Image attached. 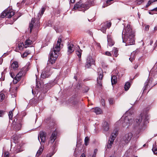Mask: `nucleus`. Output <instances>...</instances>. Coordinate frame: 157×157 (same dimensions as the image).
I'll return each mask as SVG.
<instances>
[{"label":"nucleus","mask_w":157,"mask_h":157,"mask_svg":"<svg viewBox=\"0 0 157 157\" xmlns=\"http://www.w3.org/2000/svg\"><path fill=\"white\" fill-rule=\"evenodd\" d=\"M7 10L3 11L1 15V17L2 18H4L6 17L7 18Z\"/></svg>","instance_id":"obj_24"},{"label":"nucleus","mask_w":157,"mask_h":157,"mask_svg":"<svg viewBox=\"0 0 157 157\" xmlns=\"http://www.w3.org/2000/svg\"><path fill=\"white\" fill-rule=\"evenodd\" d=\"M50 73L49 71L45 70L42 72L41 75V77L43 78L48 77L50 75Z\"/></svg>","instance_id":"obj_11"},{"label":"nucleus","mask_w":157,"mask_h":157,"mask_svg":"<svg viewBox=\"0 0 157 157\" xmlns=\"http://www.w3.org/2000/svg\"><path fill=\"white\" fill-rule=\"evenodd\" d=\"M20 80L19 78H16V77H15L13 80L14 83L16 84Z\"/></svg>","instance_id":"obj_37"},{"label":"nucleus","mask_w":157,"mask_h":157,"mask_svg":"<svg viewBox=\"0 0 157 157\" xmlns=\"http://www.w3.org/2000/svg\"><path fill=\"white\" fill-rule=\"evenodd\" d=\"M45 10V8L44 7H43L41 9V12H40V16H39L40 14V13H39L38 14V17L39 18V19H40L41 17V16L43 15V14Z\"/></svg>","instance_id":"obj_23"},{"label":"nucleus","mask_w":157,"mask_h":157,"mask_svg":"<svg viewBox=\"0 0 157 157\" xmlns=\"http://www.w3.org/2000/svg\"><path fill=\"white\" fill-rule=\"evenodd\" d=\"M154 10L157 11V7L154 9Z\"/></svg>","instance_id":"obj_60"},{"label":"nucleus","mask_w":157,"mask_h":157,"mask_svg":"<svg viewBox=\"0 0 157 157\" xmlns=\"http://www.w3.org/2000/svg\"><path fill=\"white\" fill-rule=\"evenodd\" d=\"M152 150L155 154H156L157 153V145H153V148L152 149Z\"/></svg>","instance_id":"obj_27"},{"label":"nucleus","mask_w":157,"mask_h":157,"mask_svg":"<svg viewBox=\"0 0 157 157\" xmlns=\"http://www.w3.org/2000/svg\"><path fill=\"white\" fill-rule=\"evenodd\" d=\"M111 23L110 22H108L105 25H106L105 27L106 28H109L111 26Z\"/></svg>","instance_id":"obj_40"},{"label":"nucleus","mask_w":157,"mask_h":157,"mask_svg":"<svg viewBox=\"0 0 157 157\" xmlns=\"http://www.w3.org/2000/svg\"><path fill=\"white\" fill-rule=\"evenodd\" d=\"M118 134L117 131V129L115 130L111 134L109 138L106 147L108 148H111L114 141Z\"/></svg>","instance_id":"obj_6"},{"label":"nucleus","mask_w":157,"mask_h":157,"mask_svg":"<svg viewBox=\"0 0 157 157\" xmlns=\"http://www.w3.org/2000/svg\"><path fill=\"white\" fill-rule=\"evenodd\" d=\"M128 113V112H127L120 121H121L124 120V122L122 123L124 128H128L130 125H132L133 128L136 130L139 131L143 129L145 124L148 122L149 116L147 113H141L140 116L134 120L127 116Z\"/></svg>","instance_id":"obj_1"},{"label":"nucleus","mask_w":157,"mask_h":157,"mask_svg":"<svg viewBox=\"0 0 157 157\" xmlns=\"http://www.w3.org/2000/svg\"><path fill=\"white\" fill-rule=\"evenodd\" d=\"M148 80H147L146 82H145V85H144V91L145 90H146V88H147V86L148 85Z\"/></svg>","instance_id":"obj_38"},{"label":"nucleus","mask_w":157,"mask_h":157,"mask_svg":"<svg viewBox=\"0 0 157 157\" xmlns=\"http://www.w3.org/2000/svg\"><path fill=\"white\" fill-rule=\"evenodd\" d=\"M135 52H133L132 53H131V56L130 58H129V60L131 61L132 62L134 59L135 58L133 56L132 57V56L133 55H134L136 53Z\"/></svg>","instance_id":"obj_31"},{"label":"nucleus","mask_w":157,"mask_h":157,"mask_svg":"<svg viewBox=\"0 0 157 157\" xmlns=\"http://www.w3.org/2000/svg\"><path fill=\"white\" fill-rule=\"evenodd\" d=\"M92 110L95 113L97 114H101L102 113V111L101 109L98 107L93 108L92 109Z\"/></svg>","instance_id":"obj_16"},{"label":"nucleus","mask_w":157,"mask_h":157,"mask_svg":"<svg viewBox=\"0 0 157 157\" xmlns=\"http://www.w3.org/2000/svg\"><path fill=\"white\" fill-rule=\"evenodd\" d=\"M18 88L17 87H16L15 88V89L13 91V93H15L16 92Z\"/></svg>","instance_id":"obj_50"},{"label":"nucleus","mask_w":157,"mask_h":157,"mask_svg":"<svg viewBox=\"0 0 157 157\" xmlns=\"http://www.w3.org/2000/svg\"><path fill=\"white\" fill-rule=\"evenodd\" d=\"M145 145H145V144H144V145H143V146L144 147H145Z\"/></svg>","instance_id":"obj_62"},{"label":"nucleus","mask_w":157,"mask_h":157,"mask_svg":"<svg viewBox=\"0 0 157 157\" xmlns=\"http://www.w3.org/2000/svg\"><path fill=\"white\" fill-rule=\"evenodd\" d=\"M85 90H84V92H87L88 91V90H89V88L88 87H86V88H85Z\"/></svg>","instance_id":"obj_47"},{"label":"nucleus","mask_w":157,"mask_h":157,"mask_svg":"<svg viewBox=\"0 0 157 157\" xmlns=\"http://www.w3.org/2000/svg\"><path fill=\"white\" fill-rule=\"evenodd\" d=\"M36 84H37L36 86H37V88H39V86L38 85V82H36Z\"/></svg>","instance_id":"obj_57"},{"label":"nucleus","mask_w":157,"mask_h":157,"mask_svg":"<svg viewBox=\"0 0 157 157\" xmlns=\"http://www.w3.org/2000/svg\"><path fill=\"white\" fill-rule=\"evenodd\" d=\"M101 102L103 106H105V100L104 99H101Z\"/></svg>","instance_id":"obj_44"},{"label":"nucleus","mask_w":157,"mask_h":157,"mask_svg":"<svg viewBox=\"0 0 157 157\" xmlns=\"http://www.w3.org/2000/svg\"><path fill=\"white\" fill-rule=\"evenodd\" d=\"M97 150L96 149H95L94 150V154L95 153V154H96V153L97 152Z\"/></svg>","instance_id":"obj_53"},{"label":"nucleus","mask_w":157,"mask_h":157,"mask_svg":"<svg viewBox=\"0 0 157 157\" xmlns=\"http://www.w3.org/2000/svg\"><path fill=\"white\" fill-rule=\"evenodd\" d=\"M7 18H10L12 17L14 14V12L12 10H7Z\"/></svg>","instance_id":"obj_15"},{"label":"nucleus","mask_w":157,"mask_h":157,"mask_svg":"<svg viewBox=\"0 0 157 157\" xmlns=\"http://www.w3.org/2000/svg\"><path fill=\"white\" fill-rule=\"evenodd\" d=\"M138 67V66L137 65H136L135 66H134V68L135 69H136L137 67Z\"/></svg>","instance_id":"obj_54"},{"label":"nucleus","mask_w":157,"mask_h":157,"mask_svg":"<svg viewBox=\"0 0 157 157\" xmlns=\"http://www.w3.org/2000/svg\"><path fill=\"white\" fill-rule=\"evenodd\" d=\"M24 44L23 43H20L18 44V47L20 50H22L24 47Z\"/></svg>","instance_id":"obj_26"},{"label":"nucleus","mask_w":157,"mask_h":157,"mask_svg":"<svg viewBox=\"0 0 157 157\" xmlns=\"http://www.w3.org/2000/svg\"><path fill=\"white\" fill-rule=\"evenodd\" d=\"M111 81L112 84L113 85V84H115L117 82V77L116 76L113 75L111 76Z\"/></svg>","instance_id":"obj_19"},{"label":"nucleus","mask_w":157,"mask_h":157,"mask_svg":"<svg viewBox=\"0 0 157 157\" xmlns=\"http://www.w3.org/2000/svg\"><path fill=\"white\" fill-rule=\"evenodd\" d=\"M144 2V0H137L136 3L138 5H140Z\"/></svg>","instance_id":"obj_42"},{"label":"nucleus","mask_w":157,"mask_h":157,"mask_svg":"<svg viewBox=\"0 0 157 157\" xmlns=\"http://www.w3.org/2000/svg\"><path fill=\"white\" fill-rule=\"evenodd\" d=\"M89 138L88 137H85V144L86 146H87L89 143Z\"/></svg>","instance_id":"obj_32"},{"label":"nucleus","mask_w":157,"mask_h":157,"mask_svg":"<svg viewBox=\"0 0 157 157\" xmlns=\"http://www.w3.org/2000/svg\"><path fill=\"white\" fill-rule=\"evenodd\" d=\"M56 133L55 132H53L52 133L50 137V140L48 142L49 143H51V144H52L54 142L55 139H56Z\"/></svg>","instance_id":"obj_12"},{"label":"nucleus","mask_w":157,"mask_h":157,"mask_svg":"<svg viewBox=\"0 0 157 157\" xmlns=\"http://www.w3.org/2000/svg\"><path fill=\"white\" fill-rule=\"evenodd\" d=\"M4 157H9V153L7 151H5L3 153Z\"/></svg>","instance_id":"obj_34"},{"label":"nucleus","mask_w":157,"mask_h":157,"mask_svg":"<svg viewBox=\"0 0 157 157\" xmlns=\"http://www.w3.org/2000/svg\"><path fill=\"white\" fill-rule=\"evenodd\" d=\"M35 19L32 18L31 22V23L29 24V27L30 29V32H31L32 30V29L33 26V24L35 23Z\"/></svg>","instance_id":"obj_20"},{"label":"nucleus","mask_w":157,"mask_h":157,"mask_svg":"<svg viewBox=\"0 0 157 157\" xmlns=\"http://www.w3.org/2000/svg\"><path fill=\"white\" fill-rule=\"evenodd\" d=\"M49 22H50V21H48V23L49 24Z\"/></svg>","instance_id":"obj_64"},{"label":"nucleus","mask_w":157,"mask_h":157,"mask_svg":"<svg viewBox=\"0 0 157 157\" xmlns=\"http://www.w3.org/2000/svg\"><path fill=\"white\" fill-rule=\"evenodd\" d=\"M68 50L67 52L68 55L72 53L75 50V47L74 45L72 44H69L68 45Z\"/></svg>","instance_id":"obj_10"},{"label":"nucleus","mask_w":157,"mask_h":157,"mask_svg":"<svg viewBox=\"0 0 157 157\" xmlns=\"http://www.w3.org/2000/svg\"><path fill=\"white\" fill-rule=\"evenodd\" d=\"M156 1H157V0H150L148 1L147 4L146 5V7H148L150 4H151V3Z\"/></svg>","instance_id":"obj_33"},{"label":"nucleus","mask_w":157,"mask_h":157,"mask_svg":"<svg viewBox=\"0 0 157 157\" xmlns=\"http://www.w3.org/2000/svg\"><path fill=\"white\" fill-rule=\"evenodd\" d=\"M110 104H112L113 103V100L112 99L110 98L109 100Z\"/></svg>","instance_id":"obj_45"},{"label":"nucleus","mask_w":157,"mask_h":157,"mask_svg":"<svg viewBox=\"0 0 157 157\" xmlns=\"http://www.w3.org/2000/svg\"><path fill=\"white\" fill-rule=\"evenodd\" d=\"M98 74L99 75L98 78H97V83L99 86L102 85V80L103 77V72L101 68L98 69Z\"/></svg>","instance_id":"obj_9"},{"label":"nucleus","mask_w":157,"mask_h":157,"mask_svg":"<svg viewBox=\"0 0 157 157\" xmlns=\"http://www.w3.org/2000/svg\"><path fill=\"white\" fill-rule=\"evenodd\" d=\"M96 157V154L95 153L92 156V157Z\"/></svg>","instance_id":"obj_56"},{"label":"nucleus","mask_w":157,"mask_h":157,"mask_svg":"<svg viewBox=\"0 0 157 157\" xmlns=\"http://www.w3.org/2000/svg\"><path fill=\"white\" fill-rule=\"evenodd\" d=\"M12 88H10V91L11 92V90H12Z\"/></svg>","instance_id":"obj_61"},{"label":"nucleus","mask_w":157,"mask_h":157,"mask_svg":"<svg viewBox=\"0 0 157 157\" xmlns=\"http://www.w3.org/2000/svg\"><path fill=\"white\" fill-rule=\"evenodd\" d=\"M4 114V111L0 110V117H2Z\"/></svg>","instance_id":"obj_46"},{"label":"nucleus","mask_w":157,"mask_h":157,"mask_svg":"<svg viewBox=\"0 0 157 157\" xmlns=\"http://www.w3.org/2000/svg\"><path fill=\"white\" fill-rule=\"evenodd\" d=\"M30 52H24L22 55H21V56L22 58H24L25 57H26L29 54Z\"/></svg>","instance_id":"obj_29"},{"label":"nucleus","mask_w":157,"mask_h":157,"mask_svg":"<svg viewBox=\"0 0 157 157\" xmlns=\"http://www.w3.org/2000/svg\"><path fill=\"white\" fill-rule=\"evenodd\" d=\"M106 28L105 26L103 27L101 29V31H102L103 33H105L106 32Z\"/></svg>","instance_id":"obj_39"},{"label":"nucleus","mask_w":157,"mask_h":157,"mask_svg":"<svg viewBox=\"0 0 157 157\" xmlns=\"http://www.w3.org/2000/svg\"><path fill=\"white\" fill-rule=\"evenodd\" d=\"M62 39L59 37L57 41V43L54 45L53 48L50 52L48 59L49 63L51 64L54 63L57 58L59 52L60 50L61 42Z\"/></svg>","instance_id":"obj_3"},{"label":"nucleus","mask_w":157,"mask_h":157,"mask_svg":"<svg viewBox=\"0 0 157 157\" xmlns=\"http://www.w3.org/2000/svg\"><path fill=\"white\" fill-rule=\"evenodd\" d=\"M10 75L11 76L12 78H13V73L12 72H10Z\"/></svg>","instance_id":"obj_52"},{"label":"nucleus","mask_w":157,"mask_h":157,"mask_svg":"<svg viewBox=\"0 0 157 157\" xmlns=\"http://www.w3.org/2000/svg\"><path fill=\"white\" fill-rule=\"evenodd\" d=\"M27 65H29V63H27Z\"/></svg>","instance_id":"obj_63"},{"label":"nucleus","mask_w":157,"mask_h":157,"mask_svg":"<svg viewBox=\"0 0 157 157\" xmlns=\"http://www.w3.org/2000/svg\"><path fill=\"white\" fill-rule=\"evenodd\" d=\"M82 51L81 50H79L77 51L76 52V54L78 56V57L80 58L81 56Z\"/></svg>","instance_id":"obj_30"},{"label":"nucleus","mask_w":157,"mask_h":157,"mask_svg":"<svg viewBox=\"0 0 157 157\" xmlns=\"http://www.w3.org/2000/svg\"><path fill=\"white\" fill-rule=\"evenodd\" d=\"M154 30H155V31H156L157 30V25L154 28Z\"/></svg>","instance_id":"obj_55"},{"label":"nucleus","mask_w":157,"mask_h":157,"mask_svg":"<svg viewBox=\"0 0 157 157\" xmlns=\"http://www.w3.org/2000/svg\"><path fill=\"white\" fill-rule=\"evenodd\" d=\"M90 6V3L89 2L82 3V1L80 0L75 4L73 9H78L79 10H83L84 11L88 9Z\"/></svg>","instance_id":"obj_5"},{"label":"nucleus","mask_w":157,"mask_h":157,"mask_svg":"<svg viewBox=\"0 0 157 157\" xmlns=\"http://www.w3.org/2000/svg\"><path fill=\"white\" fill-rule=\"evenodd\" d=\"M105 54L106 56H111L112 55V54H111L110 52L109 51L106 52H105Z\"/></svg>","instance_id":"obj_43"},{"label":"nucleus","mask_w":157,"mask_h":157,"mask_svg":"<svg viewBox=\"0 0 157 157\" xmlns=\"http://www.w3.org/2000/svg\"><path fill=\"white\" fill-rule=\"evenodd\" d=\"M22 74L21 72H20L18 73L15 76L16 78H19L20 79L21 76H22Z\"/></svg>","instance_id":"obj_35"},{"label":"nucleus","mask_w":157,"mask_h":157,"mask_svg":"<svg viewBox=\"0 0 157 157\" xmlns=\"http://www.w3.org/2000/svg\"><path fill=\"white\" fill-rule=\"evenodd\" d=\"M102 127L105 131H108L109 128V125L108 122L104 121L103 123Z\"/></svg>","instance_id":"obj_14"},{"label":"nucleus","mask_w":157,"mask_h":157,"mask_svg":"<svg viewBox=\"0 0 157 157\" xmlns=\"http://www.w3.org/2000/svg\"><path fill=\"white\" fill-rule=\"evenodd\" d=\"M134 33L133 32L130 25H128L125 27L122 32L123 42L125 43V45H132L135 43Z\"/></svg>","instance_id":"obj_2"},{"label":"nucleus","mask_w":157,"mask_h":157,"mask_svg":"<svg viewBox=\"0 0 157 157\" xmlns=\"http://www.w3.org/2000/svg\"><path fill=\"white\" fill-rule=\"evenodd\" d=\"M5 98V95L2 92H1L0 94V102H1Z\"/></svg>","instance_id":"obj_28"},{"label":"nucleus","mask_w":157,"mask_h":157,"mask_svg":"<svg viewBox=\"0 0 157 157\" xmlns=\"http://www.w3.org/2000/svg\"><path fill=\"white\" fill-rule=\"evenodd\" d=\"M38 139L40 143L41 147L38 151L36 156H38L40 155L43 151L44 149V145L46 140V134L43 132H40L39 135L38 136Z\"/></svg>","instance_id":"obj_4"},{"label":"nucleus","mask_w":157,"mask_h":157,"mask_svg":"<svg viewBox=\"0 0 157 157\" xmlns=\"http://www.w3.org/2000/svg\"><path fill=\"white\" fill-rule=\"evenodd\" d=\"M130 87V83L129 82H126L124 85V88L125 90L126 91Z\"/></svg>","instance_id":"obj_25"},{"label":"nucleus","mask_w":157,"mask_h":157,"mask_svg":"<svg viewBox=\"0 0 157 157\" xmlns=\"http://www.w3.org/2000/svg\"><path fill=\"white\" fill-rule=\"evenodd\" d=\"M32 43V41L30 40L29 39H28L26 40L25 42V44L24 45V47L25 48H26L31 45Z\"/></svg>","instance_id":"obj_17"},{"label":"nucleus","mask_w":157,"mask_h":157,"mask_svg":"<svg viewBox=\"0 0 157 157\" xmlns=\"http://www.w3.org/2000/svg\"><path fill=\"white\" fill-rule=\"evenodd\" d=\"M153 43V42L152 40H151L150 42V44L151 45L152 43Z\"/></svg>","instance_id":"obj_58"},{"label":"nucleus","mask_w":157,"mask_h":157,"mask_svg":"<svg viewBox=\"0 0 157 157\" xmlns=\"http://www.w3.org/2000/svg\"><path fill=\"white\" fill-rule=\"evenodd\" d=\"M133 134L132 132H129L125 134L123 136L122 142L124 144H127L129 142L132 137Z\"/></svg>","instance_id":"obj_8"},{"label":"nucleus","mask_w":157,"mask_h":157,"mask_svg":"<svg viewBox=\"0 0 157 157\" xmlns=\"http://www.w3.org/2000/svg\"><path fill=\"white\" fill-rule=\"evenodd\" d=\"M85 157V155L84 153L82 154L80 156V157Z\"/></svg>","instance_id":"obj_49"},{"label":"nucleus","mask_w":157,"mask_h":157,"mask_svg":"<svg viewBox=\"0 0 157 157\" xmlns=\"http://www.w3.org/2000/svg\"><path fill=\"white\" fill-rule=\"evenodd\" d=\"M91 64H92L91 63L86 62L85 64V67L86 68H89L90 67L91 65Z\"/></svg>","instance_id":"obj_41"},{"label":"nucleus","mask_w":157,"mask_h":157,"mask_svg":"<svg viewBox=\"0 0 157 157\" xmlns=\"http://www.w3.org/2000/svg\"><path fill=\"white\" fill-rule=\"evenodd\" d=\"M74 78H75V79L76 80H77V77L76 76H75L74 77Z\"/></svg>","instance_id":"obj_59"},{"label":"nucleus","mask_w":157,"mask_h":157,"mask_svg":"<svg viewBox=\"0 0 157 157\" xmlns=\"http://www.w3.org/2000/svg\"><path fill=\"white\" fill-rule=\"evenodd\" d=\"M18 67V62L16 61L13 62L11 64V68L14 70H16Z\"/></svg>","instance_id":"obj_18"},{"label":"nucleus","mask_w":157,"mask_h":157,"mask_svg":"<svg viewBox=\"0 0 157 157\" xmlns=\"http://www.w3.org/2000/svg\"><path fill=\"white\" fill-rule=\"evenodd\" d=\"M75 2V0H70V2L72 3H74Z\"/></svg>","instance_id":"obj_51"},{"label":"nucleus","mask_w":157,"mask_h":157,"mask_svg":"<svg viewBox=\"0 0 157 157\" xmlns=\"http://www.w3.org/2000/svg\"><path fill=\"white\" fill-rule=\"evenodd\" d=\"M86 62L92 64L94 62V60L93 59L92 57L90 56H88L87 58Z\"/></svg>","instance_id":"obj_21"},{"label":"nucleus","mask_w":157,"mask_h":157,"mask_svg":"<svg viewBox=\"0 0 157 157\" xmlns=\"http://www.w3.org/2000/svg\"><path fill=\"white\" fill-rule=\"evenodd\" d=\"M108 44L111 47L114 44V42L112 41L111 37L110 35H108L107 36Z\"/></svg>","instance_id":"obj_13"},{"label":"nucleus","mask_w":157,"mask_h":157,"mask_svg":"<svg viewBox=\"0 0 157 157\" xmlns=\"http://www.w3.org/2000/svg\"><path fill=\"white\" fill-rule=\"evenodd\" d=\"M8 115L10 119L11 120L13 116L12 111H11L9 112Z\"/></svg>","instance_id":"obj_36"},{"label":"nucleus","mask_w":157,"mask_h":157,"mask_svg":"<svg viewBox=\"0 0 157 157\" xmlns=\"http://www.w3.org/2000/svg\"><path fill=\"white\" fill-rule=\"evenodd\" d=\"M22 120L20 118H15L13 121V129L15 131H18L21 129L22 125Z\"/></svg>","instance_id":"obj_7"},{"label":"nucleus","mask_w":157,"mask_h":157,"mask_svg":"<svg viewBox=\"0 0 157 157\" xmlns=\"http://www.w3.org/2000/svg\"><path fill=\"white\" fill-rule=\"evenodd\" d=\"M113 52L114 53V56L117 57L118 55V50L117 48H114L113 50Z\"/></svg>","instance_id":"obj_22"},{"label":"nucleus","mask_w":157,"mask_h":157,"mask_svg":"<svg viewBox=\"0 0 157 157\" xmlns=\"http://www.w3.org/2000/svg\"><path fill=\"white\" fill-rule=\"evenodd\" d=\"M149 26L148 25H146L145 28V29L146 31H147L149 30Z\"/></svg>","instance_id":"obj_48"}]
</instances>
